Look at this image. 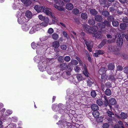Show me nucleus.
Here are the masks:
<instances>
[{
	"mask_svg": "<svg viewBox=\"0 0 128 128\" xmlns=\"http://www.w3.org/2000/svg\"><path fill=\"white\" fill-rule=\"evenodd\" d=\"M34 60L35 62L39 63L38 66L40 71L43 72L46 70L48 65L46 61L44 60L42 56H37L34 58Z\"/></svg>",
	"mask_w": 128,
	"mask_h": 128,
	"instance_id": "f257e3e1",
	"label": "nucleus"
},
{
	"mask_svg": "<svg viewBox=\"0 0 128 128\" xmlns=\"http://www.w3.org/2000/svg\"><path fill=\"white\" fill-rule=\"evenodd\" d=\"M31 46L33 49L36 48V52L37 54H39L41 52L42 49L46 48L47 47L46 44H42L35 43L33 42L32 43Z\"/></svg>",
	"mask_w": 128,
	"mask_h": 128,
	"instance_id": "f03ea898",
	"label": "nucleus"
},
{
	"mask_svg": "<svg viewBox=\"0 0 128 128\" xmlns=\"http://www.w3.org/2000/svg\"><path fill=\"white\" fill-rule=\"evenodd\" d=\"M83 29L86 32L89 34H94V32L98 29V27L96 26H94L92 28H90V27L87 24H84L83 26Z\"/></svg>",
	"mask_w": 128,
	"mask_h": 128,
	"instance_id": "7ed1b4c3",
	"label": "nucleus"
},
{
	"mask_svg": "<svg viewBox=\"0 0 128 128\" xmlns=\"http://www.w3.org/2000/svg\"><path fill=\"white\" fill-rule=\"evenodd\" d=\"M16 16L18 18V22L20 24H22L24 23L27 22L28 20L24 17V15L22 14L21 12H18Z\"/></svg>",
	"mask_w": 128,
	"mask_h": 128,
	"instance_id": "20e7f679",
	"label": "nucleus"
},
{
	"mask_svg": "<svg viewBox=\"0 0 128 128\" xmlns=\"http://www.w3.org/2000/svg\"><path fill=\"white\" fill-rule=\"evenodd\" d=\"M63 105L62 104H59L58 106L55 104L53 105L52 106V110L54 111H56L58 110V108H60L58 110V112L59 113L62 114L64 113V111L62 108L63 107Z\"/></svg>",
	"mask_w": 128,
	"mask_h": 128,
	"instance_id": "39448f33",
	"label": "nucleus"
},
{
	"mask_svg": "<svg viewBox=\"0 0 128 128\" xmlns=\"http://www.w3.org/2000/svg\"><path fill=\"white\" fill-rule=\"evenodd\" d=\"M56 4L54 5L55 8L60 11H62L64 10V8L62 6L64 5V2L61 0L56 1H55Z\"/></svg>",
	"mask_w": 128,
	"mask_h": 128,
	"instance_id": "423d86ee",
	"label": "nucleus"
},
{
	"mask_svg": "<svg viewBox=\"0 0 128 128\" xmlns=\"http://www.w3.org/2000/svg\"><path fill=\"white\" fill-rule=\"evenodd\" d=\"M41 28L40 24H36L30 29L29 33L30 34H33L36 31L39 30Z\"/></svg>",
	"mask_w": 128,
	"mask_h": 128,
	"instance_id": "0eeeda50",
	"label": "nucleus"
},
{
	"mask_svg": "<svg viewBox=\"0 0 128 128\" xmlns=\"http://www.w3.org/2000/svg\"><path fill=\"white\" fill-rule=\"evenodd\" d=\"M57 124H60L61 128H65V126H67L66 128H69V127L71 128L72 126L70 124L66 122H62L61 121H59L57 123Z\"/></svg>",
	"mask_w": 128,
	"mask_h": 128,
	"instance_id": "6e6552de",
	"label": "nucleus"
},
{
	"mask_svg": "<svg viewBox=\"0 0 128 128\" xmlns=\"http://www.w3.org/2000/svg\"><path fill=\"white\" fill-rule=\"evenodd\" d=\"M103 24H104L108 27H110V23L109 22L106 20H105L103 22L101 23H99L98 24V25L99 27L102 28H105V25H103Z\"/></svg>",
	"mask_w": 128,
	"mask_h": 128,
	"instance_id": "1a4fd4ad",
	"label": "nucleus"
},
{
	"mask_svg": "<svg viewBox=\"0 0 128 128\" xmlns=\"http://www.w3.org/2000/svg\"><path fill=\"white\" fill-rule=\"evenodd\" d=\"M52 46L54 48V50L55 51L58 52V48L60 46L59 42L58 41H55L52 44Z\"/></svg>",
	"mask_w": 128,
	"mask_h": 128,
	"instance_id": "9d476101",
	"label": "nucleus"
},
{
	"mask_svg": "<svg viewBox=\"0 0 128 128\" xmlns=\"http://www.w3.org/2000/svg\"><path fill=\"white\" fill-rule=\"evenodd\" d=\"M85 44L88 49L91 52L92 51V48L93 46V42L90 41H86L85 42Z\"/></svg>",
	"mask_w": 128,
	"mask_h": 128,
	"instance_id": "9b49d317",
	"label": "nucleus"
},
{
	"mask_svg": "<svg viewBox=\"0 0 128 128\" xmlns=\"http://www.w3.org/2000/svg\"><path fill=\"white\" fill-rule=\"evenodd\" d=\"M97 30L95 31V32H94V34H92V35L93 36H94L96 38H100L102 36V32H101L98 31V32H96Z\"/></svg>",
	"mask_w": 128,
	"mask_h": 128,
	"instance_id": "f8f14e48",
	"label": "nucleus"
},
{
	"mask_svg": "<svg viewBox=\"0 0 128 128\" xmlns=\"http://www.w3.org/2000/svg\"><path fill=\"white\" fill-rule=\"evenodd\" d=\"M30 26V24L28 23H26L22 25V29L24 31H27L28 30Z\"/></svg>",
	"mask_w": 128,
	"mask_h": 128,
	"instance_id": "ddd939ff",
	"label": "nucleus"
},
{
	"mask_svg": "<svg viewBox=\"0 0 128 128\" xmlns=\"http://www.w3.org/2000/svg\"><path fill=\"white\" fill-rule=\"evenodd\" d=\"M70 72L68 70H66L62 74L63 77L66 79H68L71 75Z\"/></svg>",
	"mask_w": 128,
	"mask_h": 128,
	"instance_id": "4468645a",
	"label": "nucleus"
},
{
	"mask_svg": "<svg viewBox=\"0 0 128 128\" xmlns=\"http://www.w3.org/2000/svg\"><path fill=\"white\" fill-rule=\"evenodd\" d=\"M52 66H48L47 67V72L49 74H54V73H55V72H53V70L54 68H52Z\"/></svg>",
	"mask_w": 128,
	"mask_h": 128,
	"instance_id": "2eb2a0df",
	"label": "nucleus"
},
{
	"mask_svg": "<svg viewBox=\"0 0 128 128\" xmlns=\"http://www.w3.org/2000/svg\"><path fill=\"white\" fill-rule=\"evenodd\" d=\"M43 12L49 16H50V14L52 13L51 10L50 8H44Z\"/></svg>",
	"mask_w": 128,
	"mask_h": 128,
	"instance_id": "dca6fc26",
	"label": "nucleus"
},
{
	"mask_svg": "<svg viewBox=\"0 0 128 128\" xmlns=\"http://www.w3.org/2000/svg\"><path fill=\"white\" fill-rule=\"evenodd\" d=\"M84 70L83 71V72L84 74L86 76L88 77L89 74L86 68V66L84 64Z\"/></svg>",
	"mask_w": 128,
	"mask_h": 128,
	"instance_id": "f3484780",
	"label": "nucleus"
},
{
	"mask_svg": "<svg viewBox=\"0 0 128 128\" xmlns=\"http://www.w3.org/2000/svg\"><path fill=\"white\" fill-rule=\"evenodd\" d=\"M73 7V5L71 3H67L66 5V8L68 10H71Z\"/></svg>",
	"mask_w": 128,
	"mask_h": 128,
	"instance_id": "a211bd4d",
	"label": "nucleus"
},
{
	"mask_svg": "<svg viewBox=\"0 0 128 128\" xmlns=\"http://www.w3.org/2000/svg\"><path fill=\"white\" fill-rule=\"evenodd\" d=\"M60 76L58 73H57L56 74H54L51 78V79L52 80H57L59 78L58 76Z\"/></svg>",
	"mask_w": 128,
	"mask_h": 128,
	"instance_id": "6ab92c4d",
	"label": "nucleus"
},
{
	"mask_svg": "<svg viewBox=\"0 0 128 128\" xmlns=\"http://www.w3.org/2000/svg\"><path fill=\"white\" fill-rule=\"evenodd\" d=\"M26 17L28 18H30L32 17V14L31 12L29 10L26 11L25 13Z\"/></svg>",
	"mask_w": 128,
	"mask_h": 128,
	"instance_id": "aec40b11",
	"label": "nucleus"
},
{
	"mask_svg": "<svg viewBox=\"0 0 128 128\" xmlns=\"http://www.w3.org/2000/svg\"><path fill=\"white\" fill-rule=\"evenodd\" d=\"M120 33L117 34L115 36V38L116 40V43L118 45L120 44V37L119 36Z\"/></svg>",
	"mask_w": 128,
	"mask_h": 128,
	"instance_id": "412c9836",
	"label": "nucleus"
},
{
	"mask_svg": "<svg viewBox=\"0 0 128 128\" xmlns=\"http://www.w3.org/2000/svg\"><path fill=\"white\" fill-rule=\"evenodd\" d=\"M104 53V52L101 50H98L97 51L96 53L94 54V56L96 57H98L99 54H102Z\"/></svg>",
	"mask_w": 128,
	"mask_h": 128,
	"instance_id": "4be33fe9",
	"label": "nucleus"
},
{
	"mask_svg": "<svg viewBox=\"0 0 128 128\" xmlns=\"http://www.w3.org/2000/svg\"><path fill=\"white\" fill-rule=\"evenodd\" d=\"M109 102L112 105H114L116 104V100L114 98H110L109 100Z\"/></svg>",
	"mask_w": 128,
	"mask_h": 128,
	"instance_id": "5701e85b",
	"label": "nucleus"
},
{
	"mask_svg": "<svg viewBox=\"0 0 128 128\" xmlns=\"http://www.w3.org/2000/svg\"><path fill=\"white\" fill-rule=\"evenodd\" d=\"M92 114L95 118H97L99 117L100 114L98 111H95L93 112Z\"/></svg>",
	"mask_w": 128,
	"mask_h": 128,
	"instance_id": "b1692460",
	"label": "nucleus"
},
{
	"mask_svg": "<svg viewBox=\"0 0 128 128\" xmlns=\"http://www.w3.org/2000/svg\"><path fill=\"white\" fill-rule=\"evenodd\" d=\"M91 108L94 111H96L98 110V107L96 104H93L91 106Z\"/></svg>",
	"mask_w": 128,
	"mask_h": 128,
	"instance_id": "393cba45",
	"label": "nucleus"
},
{
	"mask_svg": "<svg viewBox=\"0 0 128 128\" xmlns=\"http://www.w3.org/2000/svg\"><path fill=\"white\" fill-rule=\"evenodd\" d=\"M106 70L104 68L102 67L100 69L99 71V73L100 74H104Z\"/></svg>",
	"mask_w": 128,
	"mask_h": 128,
	"instance_id": "a878e982",
	"label": "nucleus"
},
{
	"mask_svg": "<svg viewBox=\"0 0 128 128\" xmlns=\"http://www.w3.org/2000/svg\"><path fill=\"white\" fill-rule=\"evenodd\" d=\"M128 117V114L124 112H122L120 114V118L122 119H124Z\"/></svg>",
	"mask_w": 128,
	"mask_h": 128,
	"instance_id": "bb28decb",
	"label": "nucleus"
},
{
	"mask_svg": "<svg viewBox=\"0 0 128 128\" xmlns=\"http://www.w3.org/2000/svg\"><path fill=\"white\" fill-rule=\"evenodd\" d=\"M95 19L97 21L100 22L102 20V18L100 16L98 15L95 16Z\"/></svg>",
	"mask_w": 128,
	"mask_h": 128,
	"instance_id": "cd10ccee",
	"label": "nucleus"
},
{
	"mask_svg": "<svg viewBox=\"0 0 128 128\" xmlns=\"http://www.w3.org/2000/svg\"><path fill=\"white\" fill-rule=\"evenodd\" d=\"M20 6L21 5L19 3H15L13 5V8L14 10L18 9L19 8Z\"/></svg>",
	"mask_w": 128,
	"mask_h": 128,
	"instance_id": "c85d7f7f",
	"label": "nucleus"
},
{
	"mask_svg": "<svg viewBox=\"0 0 128 128\" xmlns=\"http://www.w3.org/2000/svg\"><path fill=\"white\" fill-rule=\"evenodd\" d=\"M81 16L82 19L85 20L88 17L87 14L85 13H82Z\"/></svg>",
	"mask_w": 128,
	"mask_h": 128,
	"instance_id": "c756f323",
	"label": "nucleus"
},
{
	"mask_svg": "<svg viewBox=\"0 0 128 128\" xmlns=\"http://www.w3.org/2000/svg\"><path fill=\"white\" fill-rule=\"evenodd\" d=\"M52 38L55 40H57L59 38L58 35L56 33L53 34L52 35Z\"/></svg>",
	"mask_w": 128,
	"mask_h": 128,
	"instance_id": "7c9ffc66",
	"label": "nucleus"
},
{
	"mask_svg": "<svg viewBox=\"0 0 128 128\" xmlns=\"http://www.w3.org/2000/svg\"><path fill=\"white\" fill-rule=\"evenodd\" d=\"M76 78L78 82L82 80V75L80 74H78L76 76Z\"/></svg>",
	"mask_w": 128,
	"mask_h": 128,
	"instance_id": "2f4dec72",
	"label": "nucleus"
},
{
	"mask_svg": "<svg viewBox=\"0 0 128 128\" xmlns=\"http://www.w3.org/2000/svg\"><path fill=\"white\" fill-rule=\"evenodd\" d=\"M105 93L106 95L109 96L111 94L112 92L110 89H107L106 90L105 92Z\"/></svg>",
	"mask_w": 128,
	"mask_h": 128,
	"instance_id": "473e14b6",
	"label": "nucleus"
},
{
	"mask_svg": "<svg viewBox=\"0 0 128 128\" xmlns=\"http://www.w3.org/2000/svg\"><path fill=\"white\" fill-rule=\"evenodd\" d=\"M67 65L66 64L63 63L61 64L60 65V68L63 70H65L67 68Z\"/></svg>",
	"mask_w": 128,
	"mask_h": 128,
	"instance_id": "72a5a7b5",
	"label": "nucleus"
},
{
	"mask_svg": "<svg viewBox=\"0 0 128 128\" xmlns=\"http://www.w3.org/2000/svg\"><path fill=\"white\" fill-rule=\"evenodd\" d=\"M74 70L76 72H79L80 70L81 69L78 66H74Z\"/></svg>",
	"mask_w": 128,
	"mask_h": 128,
	"instance_id": "f704fd0d",
	"label": "nucleus"
},
{
	"mask_svg": "<svg viewBox=\"0 0 128 128\" xmlns=\"http://www.w3.org/2000/svg\"><path fill=\"white\" fill-rule=\"evenodd\" d=\"M108 69L110 70H113L114 68V64H109L108 65Z\"/></svg>",
	"mask_w": 128,
	"mask_h": 128,
	"instance_id": "c9c22d12",
	"label": "nucleus"
},
{
	"mask_svg": "<svg viewBox=\"0 0 128 128\" xmlns=\"http://www.w3.org/2000/svg\"><path fill=\"white\" fill-rule=\"evenodd\" d=\"M104 98L105 99V105L106 106H108L110 109L111 108V106L110 105L109 103H108V100L107 99H106V97L105 96L104 97Z\"/></svg>",
	"mask_w": 128,
	"mask_h": 128,
	"instance_id": "e433bc0d",
	"label": "nucleus"
},
{
	"mask_svg": "<svg viewBox=\"0 0 128 128\" xmlns=\"http://www.w3.org/2000/svg\"><path fill=\"white\" fill-rule=\"evenodd\" d=\"M70 63L74 65H76L78 64V62L74 59L71 60Z\"/></svg>",
	"mask_w": 128,
	"mask_h": 128,
	"instance_id": "4c0bfd02",
	"label": "nucleus"
},
{
	"mask_svg": "<svg viewBox=\"0 0 128 128\" xmlns=\"http://www.w3.org/2000/svg\"><path fill=\"white\" fill-rule=\"evenodd\" d=\"M48 24L47 23L44 22L40 23V26L41 28H42L44 27L47 26H48Z\"/></svg>",
	"mask_w": 128,
	"mask_h": 128,
	"instance_id": "58836bf2",
	"label": "nucleus"
},
{
	"mask_svg": "<svg viewBox=\"0 0 128 128\" xmlns=\"http://www.w3.org/2000/svg\"><path fill=\"white\" fill-rule=\"evenodd\" d=\"M95 21L93 19H89L88 20V23L90 24L93 25L95 23Z\"/></svg>",
	"mask_w": 128,
	"mask_h": 128,
	"instance_id": "ea45409f",
	"label": "nucleus"
},
{
	"mask_svg": "<svg viewBox=\"0 0 128 128\" xmlns=\"http://www.w3.org/2000/svg\"><path fill=\"white\" fill-rule=\"evenodd\" d=\"M90 13L93 15H95L97 14V12L94 9H92L90 11Z\"/></svg>",
	"mask_w": 128,
	"mask_h": 128,
	"instance_id": "a19ab883",
	"label": "nucleus"
},
{
	"mask_svg": "<svg viewBox=\"0 0 128 128\" xmlns=\"http://www.w3.org/2000/svg\"><path fill=\"white\" fill-rule=\"evenodd\" d=\"M79 12V10L76 8H74L72 10V13L75 14H78Z\"/></svg>",
	"mask_w": 128,
	"mask_h": 128,
	"instance_id": "79ce46f5",
	"label": "nucleus"
},
{
	"mask_svg": "<svg viewBox=\"0 0 128 128\" xmlns=\"http://www.w3.org/2000/svg\"><path fill=\"white\" fill-rule=\"evenodd\" d=\"M106 40H104L99 45L98 47L99 48H101L106 44Z\"/></svg>",
	"mask_w": 128,
	"mask_h": 128,
	"instance_id": "37998d69",
	"label": "nucleus"
},
{
	"mask_svg": "<svg viewBox=\"0 0 128 128\" xmlns=\"http://www.w3.org/2000/svg\"><path fill=\"white\" fill-rule=\"evenodd\" d=\"M44 8L45 7L43 6H39L38 10V12H43L45 8Z\"/></svg>",
	"mask_w": 128,
	"mask_h": 128,
	"instance_id": "c03bdc74",
	"label": "nucleus"
},
{
	"mask_svg": "<svg viewBox=\"0 0 128 128\" xmlns=\"http://www.w3.org/2000/svg\"><path fill=\"white\" fill-rule=\"evenodd\" d=\"M102 79V80H107V76L105 74H103L101 75Z\"/></svg>",
	"mask_w": 128,
	"mask_h": 128,
	"instance_id": "a18cd8bd",
	"label": "nucleus"
},
{
	"mask_svg": "<svg viewBox=\"0 0 128 128\" xmlns=\"http://www.w3.org/2000/svg\"><path fill=\"white\" fill-rule=\"evenodd\" d=\"M112 24L114 26H117L118 25V22L114 20L112 22Z\"/></svg>",
	"mask_w": 128,
	"mask_h": 128,
	"instance_id": "49530a36",
	"label": "nucleus"
},
{
	"mask_svg": "<svg viewBox=\"0 0 128 128\" xmlns=\"http://www.w3.org/2000/svg\"><path fill=\"white\" fill-rule=\"evenodd\" d=\"M126 24L124 23H123L120 24V28L122 29H124L126 28Z\"/></svg>",
	"mask_w": 128,
	"mask_h": 128,
	"instance_id": "de8ad7c7",
	"label": "nucleus"
},
{
	"mask_svg": "<svg viewBox=\"0 0 128 128\" xmlns=\"http://www.w3.org/2000/svg\"><path fill=\"white\" fill-rule=\"evenodd\" d=\"M54 32V30L52 28H49L48 30V32L49 34H52Z\"/></svg>",
	"mask_w": 128,
	"mask_h": 128,
	"instance_id": "09e8293b",
	"label": "nucleus"
},
{
	"mask_svg": "<svg viewBox=\"0 0 128 128\" xmlns=\"http://www.w3.org/2000/svg\"><path fill=\"white\" fill-rule=\"evenodd\" d=\"M60 47L61 49L64 50H65L67 48V46L66 44H62L60 45Z\"/></svg>",
	"mask_w": 128,
	"mask_h": 128,
	"instance_id": "8fccbe9b",
	"label": "nucleus"
},
{
	"mask_svg": "<svg viewBox=\"0 0 128 128\" xmlns=\"http://www.w3.org/2000/svg\"><path fill=\"white\" fill-rule=\"evenodd\" d=\"M96 103L99 106H102L103 104V102L100 99L96 101Z\"/></svg>",
	"mask_w": 128,
	"mask_h": 128,
	"instance_id": "3c124183",
	"label": "nucleus"
},
{
	"mask_svg": "<svg viewBox=\"0 0 128 128\" xmlns=\"http://www.w3.org/2000/svg\"><path fill=\"white\" fill-rule=\"evenodd\" d=\"M104 117H100L97 119V121L98 122H102L103 121Z\"/></svg>",
	"mask_w": 128,
	"mask_h": 128,
	"instance_id": "603ef678",
	"label": "nucleus"
},
{
	"mask_svg": "<svg viewBox=\"0 0 128 128\" xmlns=\"http://www.w3.org/2000/svg\"><path fill=\"white\" fill-rule=\"evenodd\" d=\"M109 14V12L108 11H103L102 12V14L104 16H106Z\"/></svg>",
	"mask_w": 128,
	"mask_h": 128,
	"instance_id": "864d4df0",
	"label": "nucleus"
},
{
	"mask_svg": "<svg viewBox=\"0 0 128 128\" xmlns=\"http://www.w3.org/2000/svg\"><path fill=\"white\" fill-rule=\"evenodd\" d=\"M107 114L110 117H112V116L114 115V113L110 111H108L107 112Z\"/></svg>",
	"mask_w": 128,
	"mask_h": 128,
	"instance_id": "5fc2aeb1",
	"label": "nucleus"
},
{
	"mask_svg": "<svg viewBox=\"0 0 128 128\" xmlns=\"http://www.w3.org/2000/svg\"><path fill=\"white\" fill-rule=\"evenodd\" d=\"M96 93L94 90H92L91 92V95L94 98L96 96Z\"/></svg>",
	"mask_w": 128,
	"mask_h": 128,
	"instance_id": "6e6d98bb",
	"label": "nucleus"
},
{
	"mask_svg": "<svg viewBox=\"0 0 128 128\" xmlns=\"http://www.w3.org/2000/svg\"><path fill=\"white\" fill-rule=\"evenodd\" d=\"M65 60L67 62H69L70 60V58L69 56H66L64 58Z\"/></svg>",
	"mask_w": 128,
	"mask_h": 128,
	"instance_id": "4d7b16f0",
	"label": "nucleus"
},
{
	"mask_svg": "<svg viewBox=\"0 0 128 128\" xmlns=\"http://www.w3.org/2000/svg\"><path fill=\"white\" fill-rule=\"evenodd\" d=\"M12 110H7L6 112V115L8 116L12 114Z\"/></svg>",
	"mask_w": 128,
	"mask_h": 128,
	"instance_id": "13d9d810",
	"label": "nucleus"
},
{
	"mask_svg": "<svg viewBox=\"0 0 128 128\" xmlns=\"http://www.w3.org/2000/svg\"><path fill=\"white\" fill-rule=\"evenodd\" d=\"M39 18L41 20H43L45 18V16H42V15H40L38 16Z\"/></svg>",
	"mask_w": 128,
	"mask_h": 128,
	"instance_id": "bf43d9fd",
	"label": "nucleus"
},
{
	"mask_svg": "<svg viewBox=\"0 0 128 128\" xmlns=\"http://www.w3.org/2000/svg\"><path fill=\"white\" fill-rule=\"evenodd\" d=\"M31 3V2L29 0H28L26 2L25 5L27 6H30Z\"/></svg>",
	"mask_w": 128,
	"mask_h": 128,
	"instance_id": "052dcab7",
	"label": "nucleus"
},
{
	"mask_svg": "<svg viewBox=\"0 0 128 128\" xmlns=\"http://www.w3.org/2000/svg\"><path fill=\"white\" fill-rule=\"evenodd\" d=\"M43 20L44 21V22L47 23L48 24H49V23L50 22H49V19L48 17H45V18Z\"/></svg>",
	"mask_w": 128,
	"mask_h": 128,
	"instance_id": "680f3d73",
	"label": "nucleus"
},
{
	"mask_svg": "<svg viewBox=\"0 0 128 128\" xmlns=\"http://www.w3.org/2000/svg\"><path fill=\"white\" fill-rule=\"evenodd\" d=\"M114 19V17L111 16H109L108 18V20L109 21H112Z\"/></svg>",
	"mask_w": 128,
	"mask_h": 128,
	"instance_id": "e2e57ef3",
	"label": "nucleus"
},
{
	"mask_svg": "<svg viewBox=\"0 0 128 128\" xmlns=\"http://www.w3.org/2000/svg\"><path fill=\"white\" fill-rule=\"evenodd\" d=\"M64 58L63 56H60L58 57V60L60 62H62Z\"/></svg>",
	"mask_w": 128,
	"mask_h": 128,
	"instance_id": "0e129e2a",
	"label": "nucleus"
},
{
	"mask_svg": "<svg viewBox=\"0 0 128 128\" xmlns=\"http://www.w3.org/2000/svg\"><path fill=\"white\" fill-rule=\"evenodd\" d=\"M109 127V125L107 123H105L104 124L103 126V128H108Z\"/></svg>",
	"mask_w": 128,
	"mask_h": 128,
	"instance_id": "69168bd1",
	"label": "nucleus"
},
{
	"mask_svg": "<svg viewBox=\"0 0 128 128\" xmlns=\"http://www.w3.org/2000/svg\"><path fill=\"white\" fill-rule=\"evenodd\" d=\"M109 79L111 80L114 81L115 80V78L114 77V76H110Z\"/></svg>",
	"mask_w": 128,
	"mask_h": 128,
	"instance_id": "338daca9",
	"label": "nucleus"
},
{
	"mask_svg": "<svg viewBox=\"0 0 128 128\" xmlns=\"http://www.w3.org/2000/svg\"><path fill=\"white\" fill-rule=\"evenodd\" d=\"M124 72L126 73H128V67H126L124 68Z\"/></svg>",
	"mask_w": 128,
	"mask_h": 128,
	"instance_id": "774afa93",
	"label": "nucleus"
}]
</instances>
